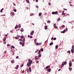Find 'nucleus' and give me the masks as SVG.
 Returning a JSON list of instances; mask_svg holds the SVG:
<instances>
[{
  "label": "nucleus",
  "mask_w": 74,
  "mask_h": 74,
  "mask_svg": "<svg viewBox=\"0 0 74 74\" xmlns=\"http://www.w3.org/2000/svg\"><path fill=\"white\" fill-rule=\"evenodd\" d=\"M33 63V61H31V62H28L27 65V66H29V67H30L31 66V64L32 63Z\"/></svg>",
  "instance_id": "nucleus-1"
},
{
  "label": "nucleus",
  "mask_w": 74,
  "mask_h": 74,
  "mask_svg": "<svg viewBox=\"0 0 74 74\" xmlns=\"http://www.w3.org/2000/svg\"><path fill=\"white\" fill-rule=\"evenodd\" d=\"M65 64H67V62H63L62 63V64L61 65V68H62L63 67V66H64V65H65Z\"/></svg>",
  "instance_id": "nucleus-2"
},
{
  "label": "nucleus",
  "mask_w": 74,
  "mask_h": 74,
  "mask_svg": "<svg viewBox=\"0 0 74 74\" xmlns=\"http://www.w3.org/2000/svg\"><path fill=\"white\" fill-rule=\"evenodd\" d=\"M58 12L57 11H56V12H52V14L53 15H54L55 14H56V15H58Z\"/></svg>",
  "instance_id": "nucleus-3"
},
{
  "label": "nucleus",
  "mask_w": 74,
  "mask_h": 74,
  "mask_svg": "<svg viewBox=\"0 0 74 74\" xmlns=\"http://www.w3.org/2000/svg\"><path fill=\"white\" fill-rule=\"evenodd\" d=\"M34 31H32L30 34V35H32V36H33V34H34Z\"/></svg>",
  "instance_id": "nucleus-4"
},
{
  "label": "nucleus",
  "mask_w": 74,
  "mask_h": 74,
  "mask_svg": "<svg viewBox=\"0 0 74 74\" xmlns=\"http://www.w3.org/2000/svg\"><path fill=\"white\" fill-rule=\"evenodd\" d=\"M48 68H50V66H47L46 67V68H45V70H46V69H48Z\"/></svg>",
  "instance_id": "nucleus-5"
},
{
  "label": "nucleus",
  "mask_w": 74,
  "mask_h": 74,
  "mask_svg": "<svg viewBox=\"0 0 74 74\" xmlns=\"http://www.w3.org/2000/svg\"><path fill=\"white\" fill-rule=\"evenodd\" d=\"M71 62L69 63V67H71L72 66V64L71 63V62Z\"/></svg>",
  "instance_id": "nucleus-6"
},
{
  "label": "nucleus",
  "mask_w": 74,
  "mask_h": 74,
  "mask_svg": "<svg viewBox=\"0 0 74 74\" xmlns=\"http://www.w3.org/2000/svg\"><path fill=\"white\" fill-rule=\"evenodd\" d=\"M19 67V65H17L15 67V69H18V68Z\"/></svg>",
  "instance_id": "nucleus-7"
},
{
  "label": "nucleus",
  "mask_w": 74,
  "mask_h": 74,
  "mask_svg": "<svg viewBox=\"0 0 74 74\" xmlns=\"http://www.w3.org/2000/svg\"><path fill=\"white\" fill-rule=\"evenodd\" d=\"M45 30H47V29H48V26H47V25L45 26Z\"/></svg>",
  "instance_id": "nucleus-8"
},
{
  "label": "nucleus",
  "mask_w": 74,
  "mask_h": 74,
  "mask_svg": "<svg viewBox=\"0 0 74 74\" xmlns=\"http://www.w3.org/2000/svg\"><path fill=\"white\" fill-rule=\"evenodd\" d=\"M29 72L30 73H31V71H32V69L31 67H29Z\"/></svg>",
  "instance_id": "nucleus-9"
},
{
  "label": "nucleus",
  "mask_w": 74,
  "mask_h": 74,
  "mask_svg": "<svg viewBox=\"0 0 74 74\" xmlns=\"http://www.w3.org/2000/svg\"><path fill=\"white\" fill-rule=\"evenodd\" d=\"M66 32L65 29H64L63 32H61V33H64Z\"/></svg>",
  "instance_id": "nucleus-10"
},
{
  "label": "nucleus",
  "mask_w": 74,
  "mask_h": 74,
  "mask_svg": "<svg viewBox=\"0 0 74 74\" xmlns=\"http://www.w3.org/2000/svg\"><path fill=\"white\" fill-rule=\"evenodd\" d=\"M41 15H42V13H41V12L39 13V16H41Z\"/></svg>",
  "instance_id": "nucleus-11"
},
{
  "label": "nucleus",
  "mask_w": 74,
  "mask_h": 74,
  "mask_svg": "<svg viewBox=\"0 0 74 74\" xmlns=\"http://www.w3.org/2000/svg\"><path fill=\"white\" fill-rule=\"evenodd\" d=\"M47 70L49 72H50L51 71V69H47Z\"/></svg>",
  "instance_id": "nucleus-12"
},
{
  "label": "nucleus",
  "mask_w": 74,
  "mask_h": 74,
  "mask_svg": "<svg viewBox=\"0 0 74 74\" xmlns=\"http://www.w3.org/2000/svg\"><path fill=\"white\" fill-rule=\"evenodd\" d=\"M28 60L29 63L30 62H31V61H33L32 60H31V59H28Z\"/></svg>",
  "instance_id": "nucleus-13"
},
{
  "label": "nucleus",
  "mask_w": 74,
  "mask_h": 74,
  "mask_svg": "<svg viewBox=\"0 0 74 74\" xmlns=\"http://www.w3.org/2000/svg\"><path fill=\"white\" fill-rule=\"evenodd\" d=\"M22 42H25V38H23L22 40Z\"/></svg>",
  "instance_id": "nucleus-14"
},
{
  "label": "nucleus",
  "mask_w": 74,
  "mask_h": 74,
  "mask_svg": "<svg viewBox=\"0 0 74 74\" xmlns=\"http://www.w3.org/2000/svg\"><path fill=\"white\" fill-rule=\"evenodd\" d=\"M11 14L12 15V16H14V12L11 13Z\"/></svg>",
  "instance_id": "nucleus-15"
},
{
  "label": "nucleus",
  "mask_w": 74,
  "mask_h": 74,
  "mask_svg": "<svg viewBox=\"0 0 74 74\" xmlns=\"http://www.w3.org/2000/svg\"><path fill=\"white\" fill-rule=\"evenodd\" d=\"M74 49H72L71 50V52H72V53H74Z\"/></svg>",
  "instance_id": "nucleus-16"
},
{
  "label": "nucleus",
  "mask_w": 74,
  "mask_h": 74,
  "mask_svg": "<svg viewBox=\"0 0 74 74\" xmlns=\"http://www.w3.org/2000/svg\"><path fill=\"white\" fill-rule=\"evenodd\" d=\"M39 55L38 56V58H40L41 56V54H39Z\"/></svg>",
  "instance_id": "nucleus-17"
},
{
  "label": "nucleus",
  "mask_w": 74,
  "mask_h": 74,
  "mask_svg": "<svg viewBox=\"0 0 74 74\" xmlns=\"http://www.w3.org/2000/svg\"><path fill=\"white\" fill-rule=\"evenodd\" d=\"M20 31L23 32V28H21L20 29Z\"/></svg>",
  "instance_id": "nucleus-18"
},
{
  "label": "nucleus",
  "mask_w": 74,
  "mask_h": 74,
  "mask_svg": "<svg viewBox=\"0 0 74 74\" xmlns=\"http://www.w3.org/2000/svg\"><path fill=\"white\" fill-rule=\"evenodd\" d=\"M18 25H16L15 27V29H17V28H18Z\"/></svg>",
  "instance_id": "nucleus-19"
},
{
  "label": "nucleus",
  "mask_w": 74,
  "mask_h": 74,
  "mask_svg": "<svg viewBox=\"0 0 74 74\" xmlns=\"http://www.w3.org/2000/svg\"><path fill=\"white\" fill-rule=\"evenodd\" d=\"M3 10H4V8H3L1 10H0L1 12H3L2 11H3Z\"/></svg>",
  "instance_id": "nucleus-20"
},
{
  "label": "nucleus",
  "mask_w": 74,
  "mask_h": 74,
  "mask_svg": "<svg viewBox=\"0 0 74 74\" xmlns=\"http://www.w3.org/2000/svg\"><path fill=\"white\" fill-rule=\"evenodd\" d=\"M11 62L12 63H14V60H11Z\"/></svg>",
  "instance_id": "nucleus-21"
},
{
  "label": "nucleus",
  "mask_w": 74,
  "mask_h": 74,
  "mask_svg": "<svg viewBox=\"0 0 74 74\" xmlns=\"http://www.w3.org/2000/svg\"><path fill=\"white\" fill-rule=\"evenodd\" d=\"M34 42L35 43H36V42H37V39H34Z\"/></svg>",
  "instance_id": "nucleus-22"
},
{
  "label": "nucleus",
  "mask_w": 74,
  "mask_h": 74,
  "mask_svg": "<svg viewBox=\"0 0 74 74\" xmlns=\"http://www.w3.org/2000/svg\"><path fill=\"white\" fill-rule=\"evenodd\" d=\"M40 50H41V52H43V51H44V50L43 49V48H41V49H40Z\"/></svg>",
  "instance_id": "nucleus-23"
},
{
  "label": "nucleus",
  "mask_w": 74,
  "mask_h": 74,
  "mask_svg": "<svg viewBox=\"0 0 74 74\" xmlns=\"http://www.w3.org/2000/svg\"><path fill=\"white\" fill-rule=\"evenodd\" d=\"M24 44H25V43L23 42L22 44V47H24Z\"/></svg>",
  "instance_id": "nucleus-24"
},
{
  "label": "nucleus",
  "mask_w": 74,
  "mask_h": 74,
  "mask_svg": "<svg viewBox=\"0 0 74 74\" xmlns=\"http://www.w3.org/2000/svg\"><path fill=\"white\" fill-rule=\"evenodd\" d=\"M20 37H21V38L23 39V38L24 37V36H20Z\"/></svg>",
  "instance_id": "nucleus-25"
},
{
  "label": "nucleus",
  "mask_w": 74,
  "mask_h": 74,
  "mask_svg": "<svg viewBox=\"0 0 74 74\" xmlns=\"http://www.w3.org/2000/svg\"><path fill=\"white\" fill-rule=\"evenodd\" d=\"M26 1L27 3H29V0H26Z\"/></svg>",
  "instance_id": "nucleus-26"
},
{
  "label": "nucleus",
  "mask_w": 74,
  "mask_h": 74,
  "mask_svg": "<svg viewBox=\"0 0 74 74\" xmlns=\"http://www.w3.org/2000/svg\"><path fill=\"white\" fill-rule=\"evenodd\" d=\"M29 70L28 69H27V71L28 73H29Z\"/></svg>",
  "instance_id": "nucleus-27"
},
{
  "label": "nucleus",
  "mask_w": 74,
  "mask_h": 74,
  "mask_svg": "<svg viewBox=\"0 0 74 74\" xmlns=\"http://www.w3.org/2000/svg\"><path fill=\"white\" fill-rule=\"evenodd\" d=\"M58 46L56 45V49H58Z\"/></svg>",
  "instance_id": "nucleus-28"
},
{
  "label": "nucleus",
  "mask_w": 74,
  "mask_h": 74,
  "mask_svg": "<svg viewBox=\"0 0 74 74\" xmlns=\"http://www.w3.org/2000/svg\"><path fill=\"white\" fill-rule=\"evenodd\" d=\"M40 53H41V50H40L39 51V52H38V54H40Z\"/></svg>",
  "instance_id": "nucleus-29"
},
{
  "label": "nucleus",
  "mask_w": 74,
  "mask_h": 74,
  "mask_svg": "<svg viewBox=\"0 0 74 74\" xmlns=\"http://www.w3.org/2000/svg\"><path fill=\"white\" fill-rule=\"evenodd\" d=\"M18 27L19 28H21V24H19L18 25Z\"/></svg>",
  "instance_id": "nucleus-30"
},
{
  "label": "nucleus",
  "mask_w": 74,
  "mask_h": 74,
  "mask_svg": "<svg viewBox=\"0 0 74 74\" xmlns=\"http://www.w3.org/2000/svg\"><path fill=\"white\" fill-rule=\"evenodd\" d=\"M53 43L52 42V43H50V45H53Z\"/></svg>",
  "instance_id": "nucleus-31"
},
{
  "label": "nucleus",
  "mask_w": 74,
  "mask_h": 74,
  "mask_svg": "<svg viewBox=\"0 0 74 74\" xmlns=\"http://www.w3.org/2000/svg\"><path fill=\"white\" fill-rule=\"evenodd\" d=\"M71 52L70 51H68L67 52V53H69V54H70V53Z\"/></svg>",
  "instance_id": "nucleus-32"
},
{
  "label": "nucleus",
  "mask_w": 74,
  "mask_h": 74,
  "mask_svg": "<svg viewBox=\"0 0 74 74\" xmlns=\"http://www.w3.org/2000/svg\"><path fill=\"white\" fill-rule=\"evenodd\" d=\"M69 70L70 71H71V70H72V68H71L70 67H69Z\"/></svg>",
  "instance_id": "nucleus-33"
},
{
  "label": "nucleus",
  "mask_w": 74,
  "mask_h": 74,
  "mask_svg": "<svg viewBox=\"0 0 74 74\" xmlns=\"http://www.w3.org/2000/svg\"><path fill=\"white\" fill-rule=\"evenodd\" d=\"M39 50V49H38L37 50H36V51L35 52V53H37V52H38V51Z\"/></svg>",
  "instance_id": "nucleus-34"
},
{
  "label": "nucleus",
  "mask_w": 74,
  "mask_h": 74,
  "mask_svg": "<svg viewBox=\"0 0 74 74\" xmlns=\"http://www.w3.org/2000/svg\"><path fill=\"white\" fill-rule=\"evenodd\" d=\"M47 23H51V21H47Z\"/></svg>",
  "instance_id": "nucleus-35"
},
{
  "label": "nucleus",
  "mask_w": 74,
  "mask_h": 74,
  "mask_svg": "<svg viewBox=\"0 0 74 74\" xmlns=\"http://www.w3.org/2000/svg\"><path fill=\"white\" fill-rule=\"evenodd\" d=\"M33 15H34V14H33V13L31 14H30V16H33Z\"/></svg>",
  "instance_id": "nucleus-36"
},
{
  "label": "nucleus",
  "mask_w": 74,
  "mask_h": 74,
  "mask_svg": "<svg viewBox=\"0 0 74 74\" xmlns=\"http://www.w3.org/2000/svg\"><path fill=\"white\" fill-rule=\"evenodd\" d=\"M13 11H14V12H16V9H14Z\"/></svg>",
  "instance_id": "nucleus-37"
},
{
  "label": "nucleus",
  "mask_w": 74,
  "mask_h": 74,
  "mask_svg": "<svg viewBox=\"0 0 74 74\" xmlns=\"http://www.w3.org/2000/svg\"><path fill=\"white\" fill-rule=\"evenodd\" d=\"M56 26V24H54V27H55Z\"/></svg>",
  "instance_id": "nucleus-38"
},
{
  "label": "nucleus",
  "mask_w": 74,
  "mask_h": 74,
  "mask_svg": "<svg viewBox=\"0 0 74 74\" xmlns=\"http://www.w3.org/2000/svg\"><path fill=\"white\" fill-rule=\"evenodd\" d=\"M23 66V64H22L21 66V67H22Z\"/></svg>",
  "instance_id": "nucleus-39"
},
{
  "label": "nucleus",
  "mask_w": 74,
  "mask_h": 74,
  "mask_svg": "<svg viewBox=\"0 0 74 74\" xmlns=\"http://www.w3.org/2000/svg\"><path fill=\"white\" fill-rule=\"evenodd\" d=\"M12 48H15V47H14V46H12Z\"/></svg>",
  "instance_id": "nucleus-40"
},
{
  "label": "nucleus",
  "mask_w": 74,
  "mask_h": 74,
  "mask_svg": "<svg viewBox=\"0 0 74 74\" xmlns=\"http://www.w3.org/2000/svg\"><path fill=\"white\" fill-rule=\"evenodd\" d=\"M36 8H38V5H36Z\"/></svg>",
  "instance_id": "nucleus-41"
},
{
  "label": "nucleus",
  "mask_w": 74,
  "mask_h": 74,
  "mask_svg": "<svg viewBox=\"0 0 74 74\" xmlns=\"http://www.w3.org/2000/svg\"><path fill=\"white\" fill-rule=\"evenodd\" d=\"M36 45H38L39 43L38 42H37L36 44Z\"/></svg>",
  "instance_id": "nucleus-42"
},
{
  "label": "nucleus",
  "mask_w": 74,
  "mask_h": 74,
  "mask_svg": "<svg viewBox=\"0 0 74 74\" xmlns=\"http://www.w3.org/2000/svg\"><path fill=\"white\" fill-rule=\"evenodd\" d=\"M48 4H49V5H51V4L49 2L48 3Z\"/></svg>",
  "instance_id": "nucleus-43"
},
{
  "label": "nucleus",
  "mask_w": 74,
  "mask_h": 74,
  "mask_svg": "<svg viewBox=\"0 0 74 74\" xmlns=\"http://www.w3.org/2000/svg\"><path fill=\"white\" fill-rule=\"evenodd\" d=\"M41 44H42L41 43H39L38 45H41Z\"/></svg>",
  "instance_id": "nucleus-44"
},
{
  "label": "nucleus",
  "mask_w": 74,
  "mask_h": 74,
  "mask_svg": "<svg viewBox=\"0 0 74 74\" xmlns=\"http://www.w3.org/2000/svg\"><path fill=\"white\" fill-rule=\"evenodd\" d=\"M56 40V38H54L53 39V40Z\"/></svg>",
  "instance_id": "nucleus-45"
},
{
  "label": "nucleus",
  "mask_w": 74,
  "mask_h": 74,
  "mask_svg": "<svg viewBox=\"0 0 74 74\" xmlns=\"http://www.w3.org/2000/svg\"><path fill=\"white\" fill-rule=\"evenodd\" d=\"M19 40H20V41H22V39H20Z\"/></svg>",
  "instance_id": "nucleus-46"
},
{
  "label": "nucleus",
  "mask_w": 74,
  "mask_h": 74,
  "mask_svg": "<svg viewBox=\"0 0 74 74\" xmlns=\"http://www.w3.org/2000/svg\"><path fill=\"white\" fill-rule=\"evenodd\" d=\"M12 53H13V55H15V54L14 53V51L12 52Z\"/></svg>",
  "instance_id": "nucleus-47"
},
{
  "label": "nucleus",
  "mask_w": 74,
  "mask_h": 74,
  "mask_svg": "<svg viewBox=\"0 0 74 74\" xmlns=\"http://www.w3.org/2000/svg\"><path fill=\"white\" fill-rule=\"evenodd\" d=\"M13 4L14 5V6H16V5L14 3H13Z\"/></svg>",
  "instance_id": "nucleus-48"
},
{
  "label": "nucleus",
  "mask_w": 74,
  "mask_h": 74,
  "mask_svg": "<svg viewBox=\"0 0 74 74\" xmlns=\"http://www.w3.org/2000/svg\"><path fill=\"white\" fill-rule=\"evenodd\" d=\"M58 21H60V18H58Z\"/></svg>",
  "instance_id": "nucleus-49"
},
{
  "label": "nucleus",
  "mask_w": 74,
  "mask_h": 74,
  "mask_svg": "<svg viewBox=\"0 0 74 74\" xmlns=\"http://www.w3.org/2000/svg\"><path fill=\"white\" fill-rule=\"evenodd\" d=\"M15 38V39H19V38L17 37H16Z\"/></svg>",
  "instance_id": "nucleus-50"
},
{
  "label": "nucleus",
  "mask_w": 74,
  "mask_h": 74,
  "mask_svg": "<svg viewBox=\"0 0 74 74\" xmlns=\"http://www.w3.org/2000/svg\"><path fill=\"white\" fill-rule=\"evenodd\" d=\"M54 28H55V29H57V28H58V27L57 26H56L54 27Z\"/></svg>",
  "instance_id": "nucleus-51"
},
{
  "label": "nucleus",
  "mask_w": 74,
  "mask_h": 74,
  "mask_svg": "<svg viewBox=\"0 0 74 74\" xmlns=\"http://www.w3.org/2000/svg\"><path fill=\"white\" fill-rule=\"evenodd\" d=\"M65 27V26H64V25H63L62 26V27L63 28V27Z\"/></svg>",
  "instance_id": "nucleus-52"
},
{
  "label": "nucleus",
  "mask_w": 74,
  "mask_h": 74,
  "mask_svg": "<svg viewBox=\"0 0 74 74\" xmlns=\"http://www.w3.org/2000/svg\"><path fill=\"white\" fill-rule=\"evenodd\" d=\"M10 44H8L7 45V47H10Z\"/></svg>",
  "instance_id": "nucleus-53"
},
{
  "label": "nucleus",
  "mask_w": 74,
  "mask_h": 74,
  "mask_svg": "<svg viewBox=\"0 0 74 74\" xmlns=\"http://www.w3.org/2000/svg\"><path fill=\"white\" fill-rule=\"evenodd\" d=\"M5 40H6V39H4L3 40V41H5Z\"/></svg>",
  "instance_id": "nucleus-54"
},
{
  "label": "nucleus",
  "mask_w": 74,
  "mask_h": 74,
  "mask_svg": "<svg viewBox=\"0 0 74 74\" xmlns=\"http://www.w3.org/2000/svg\"><path fill=\"white\" fill-rule=\"evenodd\" d=\"M18 58H19V56H17V57H16V59H18Z\"/></svg>",
  "instance_id": "nucleus-55"
},
{
  "label": "nucleus",
  "mask_w": 74,
  "mask_h": 74,
  "mask_svg": "<svg viewBox=\"0 0 74 74\" xmlns=\"http://www.w3.org/2000/svg\"><path fill=\"white\" fill-rule=\"evenodd\" d=\"M64 11H62V14L64 13Z\"/></svg>",
  "instance_id": "nucleus-56"
},
{
  "label": "nucleus",
  "mask_w": 74,
  "mask_h": 74,
  "mask_svg": "<svg viewBox=\"0 0 74 74\" xmlns=\"http://www.w3.org/2000/svg\"><path fill=\"white\" fill-rule=\"evenodd\" d=\"M62 15H64L65 14V13H62Z\"/></svg>",
  "instance_id": "nucleus-57"
},
{
  "label": "nucleus",
  "mask_w": 74,
  "mask_h": 74,
  "mask_svg": "<svg viewBox=\"0 0 74 74\" xmlns=\"http://www.w3.org/2000/svg\"><path fill=\"white\" fill-rule=\"evenodd\" d=\"M22 42H19V44H22Z\"/></svg>",
  "instance_id": "nucleus-58"
},
{
  "label": "nucleus",
  "mask_w": 74,
  "mask_h": 74,
  "mask_svg": "<svg viewBox=\"0 0 74 74\" xmlns=\"http://www.w3.org/2000/svg\"><path fill=\"white\" fill-rule=\"evenodd\" d=\"M30 38H33V36H30Z\"/></svg>",
  "instance_id": "nucleus-59"
},
{
  "label": "nucleus",
  "mask_w": 74,
  "mask_h": 74,
  "mask_svg": "<svg viewBox=\"0 0 74 74\" xmlns=\"http://www.w3.org/2000/svg\"><path fill=\"white\" fill-rule=\"evenodd\" d=\"M5 37H7L8 36V35H7V34H6L5 35Z\"/></svg>",
  "instance_id": "nucleus-60"
},
{
  "label": "nucleus",
  "mask_w": 74,
  "mask_h": 74,
  "mask_svg": "<svg viewBox=\"0 0 74 74\" xmlns=\"http://www.w3.org/2000/svg\"><path fill=\"white\" fill-rule=\"evenodd\" d=\"M39 62H38V61H37V62H36L37 63H38Z\"/></svg>",
  "instance_id": "nucleus-61"
},
{
  "label": "nucleus",
  "mask_w": 74,
  "mask_h": 74,
  "mask_svg": "<svg viewBox=\"0 0 74 74\" xmlns=\"http://www.w3.org/2000/svg\"><path fill=\"white\" fill-rule=\"evenodd\" d=\"M3 44H6V42L5 41L4 43Z\"/></svg>",
  "instance_id": "nucleus-62"
},
{
  "label": "nucleus",
  "mask_w": 74,
  "mask_h": 74,
  "mask_svg": "<svg viewBox=\"0 0 74 74\" xmlns=\"http://www.w3.org/2000/svg\"><path fill=\"white\" fill-rule=\"evenodd\" d=\"M25 73V71H22V73Z\"/></svg>",
  "instance_id": "nucleus-63"
},
{
  "label": "nucleus",
  "mask_w": 74,
  "mask_h": 74,
  "mask_svg": "<svg viewBox=\"0 0 74 74\" xmlns=\"http://www.w3.org/2000/svg\"><path fill=\"white\" fill-rule=\"evenodd\" d=\"M64 10H65V11H67V9H64Z\"/></svg>",
  "instance_id": "nucleus-64"
}]
</instances>
